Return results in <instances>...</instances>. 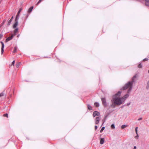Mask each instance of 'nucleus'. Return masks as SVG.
Listing matches in <instances>:
<instances>
[{
    "label": "nucleus",
    "mask_w": 149,
    "mask_h": 149,
    "mask_svg": "<svg viewBox=\"0 0 149 149\" xmlns=\"http://www.w3.org/2000/svg\"><path fill=\"white\" fill-rule=\"evenodd\" d=\"M100 117H97L95 118V123L96 124H98L100 121Z\"/></svg>",
    "instance_id": "obj_7"
},
{
    "label": "nucleus",
    "mask_w": 149,
    "mask_h": 149,
    "mask_svg": "<svg viewBox=\"0 0 149 149\" xmlns=\"http://www.w3.org/2000/svg\"><path fill=\"white\" fill-rule=\"evenodd\" d=\"M18 31V29L17 28L15 29L14 31V36L16 35L17 34V33Z\"/></svg>",
    "instance_id": "obj_11"
},
{
    "label": "nucleus",
    "mask_w": 149,
    "mask_h": 149,
    "mask_svg": "<svg viewBox=\"0 0 149 149\" xmlns=\"http://www.w3.org/2000/svg\"><path fill=\"white\" fill-rule=\"evenodd\" d=\"M1 43V44L2 46H1V54H2L3 52H4V45L3 43L2 42H0Z\"/></svg>",
    "instance_id": "obj_5"
},
{
    "label": "nucleus",
    "mask_w": 149,
    "mask_h": 149,
    "mask_svg": "<svg viewBox=\"0 0 149 149\" xmlns=\"http://www.w3.org/2000/svg\"><path fill=\"white\" fill-rule=\"evenodd\" d=\"M133 149H136V146H134Z\"/></svg>",
    "instance_id": "obj_39"
},
{
    "label": "nucleus",
    "mask_w": 149,
    "mask_h": 149,
    "mask_svg": "<svg viewBox=\"0 0 149 149\" xmlns=\"http://www.w3.org/2000/svg\"><path fill=\"white\" fill-rule=\"evenodd\" d=\"M111 106L112 107H114L115 106L113 104H112L111 105Z\"/></svg>",
    "instance_id": "obj_34"
},
{
    "label": "nucleus",
    "mask_w": 149,
    "mask_h": 149,
    "mask_svg": "<svg viewBox=\"0 0 149 149\" xmlns=\"http://www.w3.org/2000/svg\"><path fill=\"white\" fill-rule=\"evenodd\" d=\"M95 130H96L97 129V126H95Z\"/></svg>",
    "instance_id": "obj_36"
},
{
    "label": "nucleus",
    "mask_w": 149,
    "mask_h": 149,
    "mask_svg": "<svg viewBox=\"0 0 149 149\" xmlns=\"http://www.w3.org/2000/svg\"><path fill=\"white\" fill-rule=\"evenodd\" d=\"M105 128V127H102L101 129L100 130V132H102L104 130Z\"/></svg>",
    "instance_id": "obj_23"
},
{
    "label": "nucleus",
    "mask_w": 149,
    "mask_h": 149,
    "mask_svg": "<svg viewBox=\"0 0 149 149\" xmlns=\"http://www.w3.org/2000/svg\"><path fill=\"white\" fill-rule=\"evenodd\" d=\"M19 35H17V37H18L19 36Z\"/></svg>",
    "instance_id": "obj_42"
},
{
    "label": "nucleus",
    "mask_w": 149,
    "mask_h": 149,
    "mask_svg": "<svg viewBox=\"0 0 149 149\" xmlns=\"http://www.w3.org/2000/svg\"><path fill=\"white\" fill-rule=\"evenodd\" d=\"M100 115V113L97 111H95L93 112V117H95L96 116H99Z\"/></svg>",
    "instance_id": "obj_6"
},
{
    "label": "nucleus",
    "mask_w": 149,
    "mask_h": 149,
    "mask_svg": "<svg viewBox=\"0 0 149 149\" xmlns=\"http://www.w3.org/2000/svg\"><path fill=\"white\" fill-rule=\"evenodd\" d=\"M4 95L3 93H0V97L3 96Z\"/></svg>",
    "instance_id": "obj_29"
},
{
    "label": "nucleus",
    "mask_w": 149,
    "mask_h": 149,
    "mask_svg": "<svg viewBox=\"0 0 149 149\" xmlns=\"http://www.w3.org/2000/svg\"><path fill=\"white\" fill-rule=\"evenodd\" d=\"M148 59L147 58H146L143 59V61H147L148 60Z\"/></svg>",
    "instance_id": "obj_33"
},
{
    "label": "nucleus",
    "mask_w": 149,
    "mask_h": 149,
    "mask_svg": "<svg viewBox=\"0 0 149 149\" xmlns=\"http://www.w3.org/2000/svg\"><path fill=\"white\" fill-rule=\"evenodd\" d=\"M104 142V139L103 138H101L100 140V143L101 144H103Z\"/></svg>",
    "instance_id": "obj_12"
},
{
    "label": "nucleus",
    "mask_w": 149,
    "mask_h": 149,
    "mask_svg": "<svg viewBox=\"0 0 149 149\" xmlns=\"http://www.w3.org/2000/svg\"><path fill=\"white\" fill-rule=\"evenodd\" d=\"M3 116L5 117H6L7 118L8 117V114L7 113L4 114Z\"/></svg>",
    "instance_id": "obj_27"
},
{
    "label": "nucleus",
    "mask_w": 149,
    "mask_h": 149,
    "mask_svg": "<svg viewBox=\"0 0 149 149\" xmlns=\"http://www.w3.org/2000/svg\"><path fill=\"white\" fill-rule=\"evenodd\" d=\"M14 35L13 34L11 36L9 37L6 40V42H7L8 41L12 39L14 37Z\"/></svg>",
    "instance_id": "obj_4"
},
{
    "label": "nucleus",
    "mask_w": 149,
    "mask_h": 149,
    "mask_svg": "<svg viewBox=\"0 0 149 149\" xmlns=\"http://www.w3.org/2000/svg\"><path fill=\"white\" fill-rule=\"evenodd\" d=\"M42 0H39L38 3L36 4V5H38L39 3H40Z\"/></svg>",
    "instance_id": "obj_31"
},
{
    "label": "nucleus",
    "mask_w": 149,
    "mask_h": 149,
    "mask_svg": "<svg viewBox=\"0 0 149 149\" xmlns=\"http://www.w3.org/2000/svg\"><path fill=\"white\" fill-rule=\"evenodd\" d=\"M138 137H137V136H136V138L137 139L138 138Z\"/></svg>",
    "instance_id": "obj_41"
},
{
    "label": "nucleus",
    "mask_w": 149,
    "mask_h": 149,
    "mask_svg": "<svg viewBox=\"0 0 149 149\" xmlns=\"http://www.w3.org/2000/svg\"><path fill=\"white\" fill-rule=\"evenodd\" d=\"M22 8H20L19 9V11H18V13H17L18 14H19V13H20L21 11L22 10Z\"/></svg>",
    "instance_id": "obj_25"
},
{
    "label": "nucleus",
    "mask_w": 149,
    "mask_h": 149,
    "mask_svg": "<svg viewBox=\"0 0 149 149\" xmlns=\"http://www.w3.org/2000/svg\"><path fill=\"white\" fill-rule=\"evenodd\" d=\"M6 21V19H4L3 21V22L1 24L0 27H1V26H2L4 24H5V22Z\"/></svg>",
    "instance_id": "obj_15"
},
{
    "label": "nucleus",
    "mask_w": 149,
    "mask_h": 149,
    "mask_svg": "<svg viewBox=\"0 0 149 149\" xmlns=\"http://www.w3.org/2000/svg\"><path fill=\"white\" fill-rule=\"evenodd\" d=\"M129 95L128 94H126L123 97H122V99H123V102H124L125 100L128 97Z\"/></svg>",
    "instance_id": "obj_8"
},
{
    "label": "nucleus",
    "mask_w": 149,
    "mask_h": 149,
    "mask_svg": "<svg viewBox=\"0 0 149 149\" xmlns=\"http://www.w3.org/2000/svg\"><path fill=\"white\" fill-rule=\"evenodd\" d=\"M146 5L149 6V0H145Z\"/></svg>",
    "instance_id": "obj_13"
},
{
    "label": "nucleus",
    "mask_w": 149,
    "mask_h": 149,
    "mask_svg": "<svg viewBox=\"0 0 149 149\" xmlns=\"http://www.w3.org/2000/svg\"><path fill=\"white\" fill-rule=\"evenodd\" d=\"M12 21V20H9V21H8L7 24V25L8 26H9L10 25Z\"/></svg>",
    "instance_id": "obj_14"
},
{
    "label": "nucleus",
    "mask_w": 149,
    "mask_h": 149,
    "mask_svg": "<svg viewBox=\"0 0 149 149\" xmlns=\"http://www.w3.org/2000/svg\"><path fill=\"white\" fill-rule=\"evenodd\" d=\"M88 108L90 110H91L92 109V107L90 105H88Z\"/></svg>",
    "instance_id": "obj_22"
},
{
    "label": "nucleus",
    "mask_w": 149,
    "mask_h": 149,
    "mask_svg": "<svg viewBox=\"0 0 149 149\" xmlns=\"http://www.w3.org/2000/svg\"><path fill=\"white\" fill-rule=\"evenodd\" d=\"M15 63V61H13V62H12V64H13V65H14V64Z\"/></svg>",
    "instance_id": "obj_35"
},
{
    "label": "nucleus",
    "mask_w": 149,
    "mask_h": 149,
    "mask_svg": "<svg viewBox=\"0 0 149 149\" xmlns=\"http://www.w3.org/2000/svg\"><path fill=\"white\" fill-rule=\"evenodd\" d=\"M13 17V16H12L10 20H12V21Z\"/></svg>",
    "instance_id": "obj_40"
},
{
    "label": "nucleus",
    "mask_w": 149,
    "mask_h": 149,
    "mask_svg": "<svg viewBox=\"0 0 149 149\" xmlns=\"http://www.w3.org/2000/svg\"><path fill=\"white\" fill-rule=\"evenodd\" d=\"M127 127V125H123L121 127L122 129L126 127Z\"/></svg>",
    "instance_id": "obj_19"
},
{
    "label": "nucleus",
    "mask_w": 149,
    "mask_h": 149,
    "mask_svg": "<svg viewBox=\"0 0 149 149\" xmlns=\"http://www.w3.org/2000/svg\"><path fill=\"white\" fill-rule=\"evenodd\" d=\"M19 14H18V13L17 14V15H16V17L15 21H16V20L17 21L18 19V18H19Z\"/></svg>",
    "instance_id": "obj_17"
},
{
    "label": "nucleus",
    "mask_w": 149,
    "mask_h": 149,
    "mask_svg": "<svg viewBox=\"0 0 149 149\" xmlns=\"http://www.w3.org/2000/svg\"><path fill=\"white\" fill-rule=\"evenodd\" d=\"M142 118H140L138 119V120H142Z\"/></svg>",
    "instance_id": "obj_38"
},
{
    "label": "nucleus",
    "mask_w": 149,
    "mask_h": 149,
    "mask_svg": "<svg viewBox=\"0 0 149 149\" xmlns=\"http://www.w3.org/2000/svg\"><path fill=\"white\" fill-rule=\"evenodd\" d=\"M15 21V22L13 25V28H15L18 25V21L16 20Z\"/></svg>",
    "instance_id": "obj_10"
},
{
    "label": "nucleus",
    "mask_w": 149,
    "mask_h": 149,
    "mask_svg": "<svg viewBox=\"0 0 149 149\" xmlns=\"http://www.w3.org/2000/svg\"><path fill=\"white\" fill-rule=\"evenodd\" d=\"M17 47H15L14 48V50L13 52V53H15L17 52Z\"/></svg>",
    "instance_id": "obj_16"
},
{
    "label": "nucleus",
    "mask_w": 149,
    "mask_h": 149,
    "mask_svg": "<svg viewBox=\"0 0 149 149\" xmlns=\"http://www.w3.org/2000/svg\"><path fill=\"white\" fill-rule=\"evenodd\" d=\"M94 104H95V106L97 107H98L99 105V103L97 102L95 103H94Z\"/></svg>",
    "instance_id": "obj_18"
},
{
    "label": "nucleus",
    "mask_w": 149,
    "mask_h": 149,
    "mask_svg": "<svg viewBox=\"0 0 149 149\" xmlns=\"http://www.w3.org/2000/svg\"><path fill=\"white\" fill-rule=\"evenodd\" d=\"M136 75H135V76H134V77H133V78H132V81H132V83H133V82L134 81V78H136Z\"/></svg>",
    "instance_id": "obj_26"
},
{
    "label": "nucleus",
    "mask_w": 149,
    "mask_h": 149,
    "mask_svg": "<svg viewBox=\"0 0 149 149\" xmlns=\"http://www.w3.org/2000/svg\"><path fill=\"white\" fill-rule=\"evenodd\" d=\"M132 82H129L126 84L122 88V90H124L127 89H128V92H129L131 90L132 88Z\"/></svg>",
    "instance_id": "obj_2"
},
{
    "label": "nucleus",
    "mask_w": 149,
    "mask_h": 149,
    "mask_svg": "<svg viewBox=\"0 0 149 149\" xmlns=\"http://www.w3.org/2000/svg\"><path fill=\"white\" fill-rule=\"evenodd\" d=\"M130 104V103H129V104H127V105L128 106Z\"/></svg>",
    "instance_id": "obj_43"
},
{
    "label": "nucleus",
    "mask_w": 149,
    "mask_h": 149,
    "mask_svg": "<svg viewBox=\"0 0 149 149\" xmlns=\"http://www.w3.org/2000/svg\"><path fill=\"white\" fill-rule=\"evenodd\" d=\"M121 92L119 91L115 95L113 96L112 101L116 105H120L123 103L124 102L122 98H119V97L120 96Z\"/></svg>",
    "instance_id": "obj_1"
},
{
    "label": "nucleus",
    "mask_w": 149,
    "mask_h": 149,
    "mask_svg": "<svg viewBox=\"0 0 149 149\" xmlns=\"http://www.w3.org/2000/svg\"><path fill=\"white\" fill-rule=\"evenodd\" d=\"M147 88H149V81H148L147 83Z\"/></svg>",
    "instance_id": "obj_28"
},
{
    "label": "nucleus",
    "mask_w": 149,
    "mask_h": 149,
    "mask_svg": "<svg viewBox=\"0 0 149 149\" xmlns=\"http://www.w3.org/2000/svg\"><path fill=\"white\" fill-rule=\"evenodd\" d=\"M29 15V14H27L26 15V18L28 17Z\"/></svg>",
    "instance_id": "obj_37"
},
{
    "label": "nucleus",
    "mask_w": 149,
    "mask_h": 149,
    "mask_svg": "<svg viewBox=\"0 0 149 149\" xmlns=\"http://www.w3.org/2000/svg\"><path fill=\"white\" fill-rule=\"evenodd\" d=\"M111 128L112 129H114L115 128V127L114 125L113 124H112L111 125Z\"/></svg>",
    "instance_id": "obj_21"
},
{
    "label": "nucleus",
    "mask_w": 149,
    "mask_h": 149,
    "mask_svg": "<svg viewBox=\"0 0 149 149\" xmlns=\"http://www.w3.org/2000/svg\"><path fill=\"white\" fill-rule=\"evenodd\" d=\"M3 36V35L2 34H0V38H2Z\"/></svg>",
    "instance_id": "obj_32"
},
{
    "label": "nucleus",
    "mask_w": 149,
    "mask_h": 149,
    "mask_svg": "<svg viewBox=\"0 0 149 149\" xmlns=\"http://www.w3.org/2000/svg\"><path fill=\"white\" fill-rule=\"evenodd\" d=\"M142 67V66L141 65V63H140L139 64V65H138V67L139 68H141Z\"/></svg>",
    "instance_id": "obj_24"
},
{
    "label": "nucleus",
    "mask_w": 149,
    "mask_h": 149,
    "mask_svg": "<svg viewBox=\"0 0 149 149\" xmlns=\"http://www.w3.org/2000/svg\"><path fill=\"white\" fill-rule=\"evenodd\" d=\"M20 63H19L18 64H17L16 66H17V68H18L19 66V65L20 64Z\"/></svg>",
    "instance_id": "obj_30"
},
{
    "label": "nucleus",
    "mask_w": 149,
    "mask_h": 149,
    "mask_svg": "<svg viewBox=\"0 0 149 149\" xmlns=\"http://www.w3.org/2000/svg\"><path fill=\"white\" fill-rule=\"evenodd\" d=\"M33 6H31L29 9L28 12L29 14L32 11L33 9Z\"/></svg>",
    "instance_id": "obj_9"
},
{
    "label": "nucleus",
    "mask_w": 149,
    "mask_h": 149,
    "mask_svg": "<svg viewBox=\"0 0 149 149\" xmlns=\"http://www.w3.org/2000/svg\"><path fill=\"white\" fill-rule=\"evenodd\" d=\"M101 99L102 102V104L104 107H106L107 106V104L105 99L104 98H102Z\"/></svg>",
    "instance_id": "obj_3"
},
{
    "label": "nucleus",
    "mask_w": 149,
    "mask_h": 149,
    "mask_svg": "<svg viewBox=\"0 0 149 149\" xmlns=\"http://www.w3.org/2000/svg\"><path fill=\"white\" fill-rule=\"evenodd\" d=\"M137 129H138V127H136L135 128V131L136 132V133L137 135V137H138L139 136L138 135V133H137Z\"/></svg>",
    "instance_id": "obj_20"
},
{
    "label": "nucleus",
    "mask_w": 149,
    "mask_h": 149,
    "mask_svg": "<svg viewBox=\"0 0 149 149\" xmlns=\"http://www.w3.org/2000/svg\"><path fill=\"white\" fill-rule=\"evenodd\" d=\"M148 72L149 73V70L148 71Z\"/></svg>",
    "instance_id": "obj_44"
}]
</instances>
